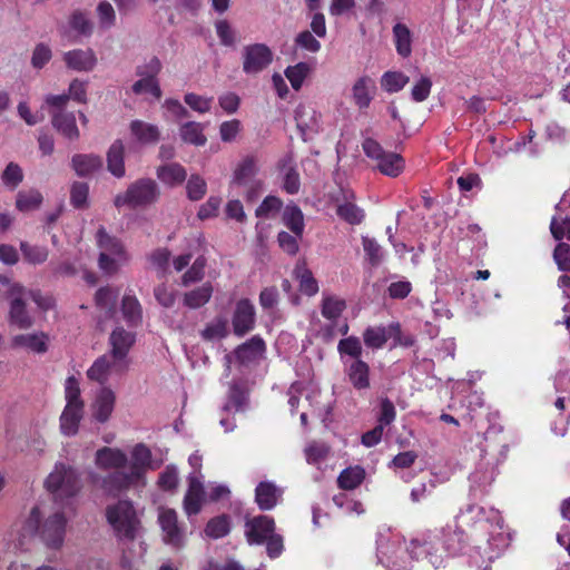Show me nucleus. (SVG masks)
Returning a JSON list of instances; mask_svg holds the SVG:
<instances>
[{"label":"nucleus","mask_w":570,"mask_h":570,"mask_svg":"<svg viewBox=\"0 0 570 570\" xmlns=\"http://www.w3.org/2000/svg\"><path fill=\"white\" fill-rule=\"evenodd\" d=\"M148 468H151V452L145 444L139 443L132 448L128 471L110 472L97 482L106 493L117 495L141 481Z\"/></svg>","instance_id":"f257e3e1"},{"label":"nucleus","mask_w":570,"mask_h":570,"mask_svg":"<svg viewBox=\"0 0 570 570\" xmlns=\"http://www.w3.org/2000/svg\"><path fill=\"white\" fill-rule=\"evenodd\" d=\"M43 511L39 507H35L27 520V528L36 531L48 548L58 549L63 543L66 531V517L60 510L49 514L43 521Z\"/></svg>","instance_id":"f03ea898"},{"label":"nucleus","mask_w":570,"mask_h":570,"mask_svg":"<svg viewBox=\"0 0 570 570\" xmlns=\"http://www.w3.org/2000/svg\"><path fill=\"white\" fill-rule=\"evenodd\" d=\"M160 196L157 183L151 178H140L131 183L124 193L114 198L117 208L124 206L130 208L147 207L155 204Z\"/></svg>","instance_id":"7ed1b4c3"},{"label":"nucleus","mask_w":570,"mask_h":570,"mask_svg":"<svg viewBox=\"0 0 570 570\" xmlns=\"http://www.w3.org/2000/svg\"><path fill=\"white\" fill-rule=\"evenodd\" d=\"M45 485L56 501H63L76 495L80 488V475L75 468L57 463L46 479Z\"/></svg>","instance_id":"20e7f679"},{"label":"nucleus","mask_w":570,"mask_h":570,"mask_svg":"<svg viewBox=\"0 0 570 570\" xmlns=\"http://www.w3.org/2000/svg\"><path fill=\"white\" fill-rule=\"evenodd\" d=\"M106 515L119 539L129 541L136 539L140 530V522L131 502L121 500L114 505H109Z\"/></svg>","instance_id":"39448f33"},{"label":"nucleus","mask_w":570,"mask_h":570,"mask_svg":"<svg viewBox=\"0 0 570 570\" xmlns=\"http://www.w3.org/2000/svg\"><path fill=\"white\" fill-rule=\"evenodd\" d=\"M65 392L67 404L60 416V430L62 434L72 436L78 432L79 423L83 413V402L80 399V387L78 381L73 376L67 379Z\"/></svg>","instance_id":"423d86ee"},{"label":"nucleus","mask_w":570,"mask_h":570,"mask_svg":"<svg viewBox=\"0 0 570 570\" xmlns=\"http://www.w3.org/2000/svg\"><path fill=\"white\" fill-rule=\"evenodd\" d=\"M28 289L23 285H13L6 291L9 301L8 323L19 330H28L33 325V318L27 309Z\"/></svg>","instance_id":"0eeeda50"},{"label":"nucleus","mask_w":570,"mask_h":570,"mask_svg":"<svg viewBox=\"0 0 570 570\" xmlns=\"http://www.w3.org/2000/svg\"><path fill=\"white\" fill-rule=\"evenodd\" d=\"M243 71L256 76L264 71L273 61V51L265 43H252L242 49Z\"/></svg>","instance_id":"6e6552de"},{"label":"nucleus","mask_w":570,"mask_h":570,"mask_svg":"<svg viewBox=\"0 0 570 570\" xmlns=\"http://www.w3.org/2000/svg\"><path fill=\"white\" fill-rule=\"evenodd\" d=\"M135 340V334L124 330L122 327L115 328L110 334V356L114 358V366L120 372H125L128 368L127 355L132 347Z\"/></svg>","instance_id":"1a4fd4ad"},{"label":"nucleus","mask_w":570,"mask_h":570,"mask_svg":"<svg viewBox=\"0 0 570 570\" xmlns=\"http://www.w3.org/2000/svg\"><path fill=\"white\" fill-rule=\"evenodd\" d=\"M158 522L161 529L163 540L175 549L185 544V530L178 524V517L173 509H161L158 514Z\"/></svg>","instance_id":"9d476101"},{"label":"nucleus","mask_w":570,"mask_h":570,"mask_svg":"<svg viewBox=\"0 0 570 570\" xmlns=\"http://www.w3.org/2000/svg\"><path fill=\"white\" fill-rule=\"evenodd\" d=\"M67 68L78 72H89L97 66V56L90 48L72 49L62 55Z\"/></svg>","instance_id":"9b49d317"},{"label":"nucleus","mask_w":570,"mask_h":570,"mask_svg":"<svg viewBox=\"0 0 570 570\" xmlns=\"http://www.w3.org/2000/svg\"><path fill=\"white\" fill-rule=\"evenodd\" d=\"M95 463L100 470L126 471L128 463L127 454L118 448L104 446L97 450Z\"/></svg>","instance_id":"f8f14e48"},{"label":"nucleus","mask_w":570,"mask_h":570,"mask_svg":"<svg viewBox=\"0 0 570 570\" xmlns=\"http://www.w3.org/2000/svg\"><path fill=\"white\" fill-rule=\"evenodd\" d=\"M245 534L249 543H263L274 533V520L267 515H258L246 521Z\"/></svg>","instance_id":"ddd939ff"},{"label":"nucleus","mask_w":570,"mask_h":570,"mask_svg":"<svg viewBox=\"0 0 570 570\" xmlns=\"http://www.w3.org/2000/svg\"><path fill=\"white\" fill-rule=\"evenodd\" d=\"M255 308L246 298L240 299L233 315V328L237 336H243L254 328Z\"/></svg>","instance_id":"4468645a"},{"label":"nucleus","mask_w":570,"mask_h":570,"mask_svg":"<svg viewBox=\"0 0 570 570\" xmlns=\"http://www.w3.org/2000/svg\"><path fill=\"white\" fill-rule=\"evenodd\" d=\"M204 501V485L197 476L190 474L188 476V489L183 502L185 513L188 517L198 514L202 510Z\"/></svg>","instance_id":"2eb2a0df"},{"label":"nucleus","mask_w":570,"mask_h":570,"mask_svg":"<svg viewBox=\"0 0 570 570\" xmlns=\"http://www.w3.org/2000/svg\"><path fill=\"white\" fill-rule=\"evenodd\" d=\"M116 395L109 387H101L91 404L92 417L99 423H106L115 407Z\"/></svg>","instance_id":"dca6fc26"},{"label":"nucleus","mask_w":570,"mask_h":570,"mask_svg":"<svg viewBox=\"0 0 570 570\" xmlns=\"http://www.w3.org/2000/svg\"><path fill=\"white\" fill-rule=\"evenodd\" d=\"M265 348L263 338L253 336L235 350V356L240 364L248 365L258 362L263 357Z\"/></svg>","instance_id":"f3484780"},{"label":"nucleus","mask_w":570,"mask_h":570,"mask_svg":"<svg viewBox=\"0 0 570 570\" xmlns=\"http://www.w3.org/2000/svg\"><path fill=\"white\" fill-rule=\"evenodd\" d=\"M259 165L255 156H246L235 168L232 186L240 187L258 178Z\"/></svg>","instance_id":"a211bd4d"},{"label":"nucleus","mask_w":570,"mask_h":570,"mask_svg":"<svg viewBox=\"0 0 570 570\" xmlns=\"http://www.w3.org/2000/svg\"><path fill=\"white\" fill-rule=\"evenodd\" d=\"M434 547L431 546V543L426 541H420L419 539H412L407 547V551L412 558L416 560L428 559V561L434 568H439L443 564L444 559L442 553H439L438 551H432Z\"/></svg>","instance_id":"6ab92c4d"},{"label":"nucleus","mask_w":570,"mask_h":570,"mask_svg":"<svg viewBox=\"0 0 570 570\" xmlns=\"http://www.w3.org/2000/svg\"><path fill=\"white\" fill-rule=\"evenodd\" d=\"M51 124L53 128L70 140L79 138V130L76 125V117L72 112L51 111Z\"/></svg>","instance_id":"aec40b11"},{"label":"nucleus","mask_w":570,"mask_h":570,"mask_svg":"<svg viewBox=\"0 0 570 570\" xmlns=\"http://www.w3.org/2000/svg\"><path fill=\"white\" fill-rule=\"evenodd\" d=\"M353 191H343V203L337 205L336 214L345 222L352 225H358L364 219V210L356 206Z\"/></svg>","instance_id":"412c9836"},{"label":"nucleus","mask_w":570,"mask_h":570,"mask_svg":"<svg viewBox=\"0 0 570 570\" xmlns=\"http://www.w3.org/2000/svg\"><path fill=\"white\" fill-rule=\"evenodd\" d=\"M295 120L303 135L320 129V115L311 105H299L295 110Z\"/></svg>","instance_id":"4be33fe9"},{"label":"nucleus","mask_w":570,"mask_h":570,"mask_svg":"<svg viewBox=\"0 0 570 570\" xmlns=\"http://www.w3.org/2000/svg\"><path fill=\"white\" fill-rule=\"evenodd\" d=\"M71 167L79 177H88L102 167V159L94 154H76L71 158Z\"/></svg>","instance_id":"5701e85b"},{"label":"nucleus","mask_w":570,"mask_h":570,"mask_svg":"<svg viewBox=\"0 0 570 570\" xmlns=\"http://www.w3.org/2000/svg\"><path fill=\"white\" fill-rule=\"evenodd\" d=\"M282 494V490L274 483L264 481L261 482L255 490V500L261 510L273 509Z\"/></svg>","instance_id":"b1692460"},{"label":"nucleus","mask_w":570,"mask_h":570,"mask_svg":"<svg viewBox=\"0 0 570 570\" xmlns=\"http://www.w3.org/2000/svg\"><path fill=\"white\" fill-rule=\"evenodd\" d=\"M348 381L356 390L370 387V367L362 360H353L346 370Z\"/></svg>","instance_id":"393cba45"},{"label":"nucleus","mask_w":570,"mask_h":570,"mask_svg":"<svg viewBox=\"0 0 570 570\" xmlns=\"http://www.w3.org/2000/svg\"><path fill=\"white\" fill-rule=\"evenodd\" d=\"M156 175L163 184L170 187L180 185L187 177L185 168L178 163H168L159 166Z\"/></svg>","instance_id":"a878e982"},{"label":"nucleus","mask_w":570,"mask_h":570,"mask_svg":"<svg viewBox=\"0 0 570 570\" xmlns=\"http://www.w3.org/2000/svg\"><path fill=\"white\" fill-rule=\"evenodd\" d=\"M97 244L101 253L116 256L119 261H126V252L119 239L110 236L105 227H99L97 230Z\"/></svg>","instance_id":"bb28decb"},{"label":"nucleus","mask_w":570,"mask_h":570,"mask_svg":"<svg viewBox=\"0 0 570 570\" xmlns=\"http://www.w3.org/2000/svg\"><path fill=\"white\" fill-rule=\"evenodd\" d=\"M125 146L121 140H115L107 153V168L117 178L125 176Z\"/></svg>","instance_id":"cd10ccee"},{"label":"nucleus","mask_w":570,"mask_h":570,"mask_svg":"<svg viewBox=\"0 0 570 570\" xmlns=\"http://www.w3.org/2000/svg\"><path fill=\"white\" fill-rule=\"evenodd\" d=\"M114 358L110 355L98 357L87 371L88 379L105 384L108 381L111 371L121 373L114 366Z\"/></svg>","instance_id":"c85d7f7f"},{"label":"nucleus","mask_w":570,"mask_h":570,"mask_svg":"<svg viewBox=\"0 0 570 570\" xmlns=\"http://www.w3.org/2000/svg\"><path fill=\"white\" fill-rule=\"evenodd\" d=\"M132 136L141 144H156L160 138V131L156 125L142 120H132L130 122Z\"/></svg>","instance_id":"c756f323"},{"label":"nucleus","mask_w":570,"mask_h":570,"mask_svg":"<svg viewBox=\"0 0 570 570\" xmlns=\"http://www.w3.org/2000/svg\"><path fill=\"white\" fill-rule=\"evenodd\" d=\"M180 139L185 144L204 146L207 138L204 134V125L196 121H187L179 127Z\"/></svg>","instance_id":"7c9ffc66"},{"label":"nucleus","mask_w":570,"mask_h":570,"mask_svg":"<svg viewBox=\"0 0 570 570\" xmlns=\"http://www.w3.org/2000/svg\"><path fill=\"white\" fill-rule=\"evenodd\" d=\"M375 83L370 77L360 78L353 86V99L358 108H367L372 100Z\"/></svg>","instance_id":"2f4dec72"},{"label":"nucleus","mask_w":570,"mask_h":570,"mask_svg":"<svg viewBox=\"0 0 570 570\" xmlns=\"http://www.w3.org/2000/svg\"><path fill=\"white\" fill-rule=\"evenodd\" d=\"M214 288L209 282L184 294V304L189 308H199L209 302Z\"/></svg>","instance_id":"473e14b6"},{"label":"nucleus","mask_w":570,"mask_h":570,"mask_svg":"<svg viewBox=\"0 0 570 570\" xmlns=\"http://www.w3.org/2000/svg\"><path fill=\"white\" fill-rule=\"evenodd\" d=\"M121 313L130 326H138L142 322V307L135 296L125 295L122 297Z\"/></svg>","instance_id":"72a5a7b5"},{"label":"nucleus","mask_w":570,"mask_h":570,"mask_svg":"<svg viewBox=\"0 0 570 570\" xmlns=\"http://www.w3.org/2000/svg\"><path fill=\"white\" fill-rule=\"evenodd\" d=\"M47 336L43 333L20 334L12 338L14 347H28L37 353H45L47 351Z\"/></svg>","instance_id":"f704fd0d"},{"label":"nucleus","mask_w":570,"mask_h":570,"mask_svg":"<svg viewBox=\"0 0 570 570\" xmlns=\"http://www.w3.org/2000/svg\"><path fill=\"white\" fill-rule=\"evenodd\" d=\"M284 224L298 237H302L304 232V215L298 206L289 204L285 207L283 213Z\"/></svg>","instance_id":"c9c22d12"},{"label":"nucleus","mask_w":570,"mask_h":570,"mask_svg":"<svg viewBox=\"0 0 570 570\" xmlns=\"http://www.w3.org/2000/svg\"><path fill=\"white\" fill-rule=\"evenodd\" d=\"M393 38L397 53L404 58L409 57L412 52L410 29L403 23H396L393 27Z\"/></svg>","instance_id":"e433bc0d"},{"label":"nucleus","mask_w":570,"mask_h":570,"mask_svg":"<svg viewBox=\"0 0 570 570\" xmlns=\"http://www.w3.org/2000/svg\"><path fill=\"white\" fill-rule=\"evenodd\" d=\"M377 168L384 175L396 177L404 168V160L397 154L385 153L383 157L377 160Z\"/></svg>","instance_id":"4c0bfd02"},{"label":"nucleus","mask_w":570,"mask_h":570,"mask_svg":"<svg viewBox=\"0 0 570 570\" xmlns=\"http://www.w3.org/2000/svg\"><path fill=\"white\" fill-rule=\"evenodd\" d=\"M20 250L24 261L32 265L42 264L49 257V249L46 246L31 245L28 242L20 243Z\"/></svg>","instance_id":"58836bf2"},{"label":"nucleus","mask_w":570,"mask_h":570,"mask_svg":"<svg viewBox=\"0 0 570 570\" xmlns=\"http://www.w3.org/2000/svg\"><path fill=\"white\" fill-rule=\"evenodd\" d=\"M42 203V195L36 189L20 190L17 194L16 207L20 212H30L39 208Z\"/></svg>","instance_id":"ea45409f"},{"label":"nucleus","mask_w":570,"mask_h":570,"mask_svg":"<svg viewBox=\"0 0 570 570\" xmlns=\"http://www.w3.org/2000/svg\"><path fill=\"white\" fill-rule=\"evenodd\" d=\"M365 472L360 466L347 468L341 472L337 482L340 488L344 490H353L357 488L364 480Z\"/></svg>","instance_id":"a19ab883"},{"label":"nucleus","mask_w":570,"mask_h":570,"mask_svg":"<svg viewBox=\"0 0 570 570\" xmlns=\"http://www.w3.org/2000/svg\"><path fill=\"white\" fill-rule=\"evenodd\" d=\"M346 308V303L344 299L334 296L326 295L322 301V315L331 321L338 318L342 312Z\"/></svg>","instance_id":"79ce46f5"},{"label":"nucleus","mask_w":570,"mask_h":570,"mask_svg":"<svg viewBox=\"0 0 570 570\" xmlns=\"http://www.w3.org/2000/svg\"><path fill=\"white\" fill-rule=\"evenodd\" d=\"M443 537H444V541H443L444 549L450 554H456L462 551V549L464 547V533L461 529L448 528L446 530H444Z\"/></svg>","instance_id":"37998d69"},{"label":"nucleus","mask_w":570,"mask_h":570,"mask_svg":"<svg viewBox=\"0 0 570 570\" xmlns=\"http://www.w3.org/2000/svg\"><path fill=\"white\" fill-rule=\"evenodd\" d=\"M89 186L87 183L75 181L70 188V204L77 209H86L88 202Z\"/></svg>","instance_id":"c03bdc74"},{"label":"nucleus","mask_w":570,"mask_h":570,"mask_svg":"<svg viewBox=\"0 0 570 570\" xmlns=\"http://www.w3.org/2000/svg\"><path fill=\"white\" fill-rule=\"evenodd\" d=\"M409 82V77L399 71H387L381 80L382 88L387 92H397Z\"/></svg>","instance_id":"a18cd8bd"},{"label":"nucleus","mask_w":570,"mask_h":570,"mask_svg":"<svg viewBox=\"0 0 570 570\" xmlns=\"http://www.w3.org/2000/svg\"><path fill=\"white\" fill-rule=\"evenodd\" d=\"M230 522L227 515H218L208 521L205 532L213 539H219L228 534Z\"/></svg>","instance_id":"49530a36"},{"label":"nucleus","mask_w":570,"mask_h":570,"mask_svg":"<svg viewBox=\"0 0 570 570\" xmlns=\"http://www.w3.org/2000/svg\"><path fill=\"white\" fill-rule=\"evenodd\" d=\"M3 185L11 190L16 189L23 180V171L17 163H9L1 174Z\"/></svg>","instance_id":"de8ad7c7"},{"label":"nucleus","mask_w":570,"mask_h":570,"mask_svg":"<svg viewBox=\"0 0 570 570\" xmlns=\"http://www.w3.org/2000/svg\"><path fill=\"white\" fill-rule=\"evenodd\" d=\"M390 335L385 327H368L364 334V343L372 348H381L389 340Z\"/></svg>","instance_id":"09e8293b"},{"label":"nucleus","mask_w":570,"mask_h":570,"mask_svg":"<svg viewBox=\"0 0 570 570\" xmlns=\"http://www.w3.org/2000/svg\"><path fill=\"white\" fill-rule=\"evenodd\" d=\"M206 258L197 257L189 269L181 276V284L188 286L191 283L200 282L205 275Z\"/></svg>","instance_id":"8fccbe9b"},{"label":"nucleus","mask_w":570,"mask_h":570,"mask_svg":"<svg viewBox=\"0 0 570 570\" xmlns=\"http://www.w3.org/2000/svg\"><path fill=\"white\" fill-rule=\"evenodd\" d=\"M295 273L299 281V289L303 294L313 296L318 292V284L308 269L301 267L297 268Z\"/></svg>","instance_id":"3c124183"},{"label":"nucleus","mask_w":570,"mask_h":570,"mask_svg":"<svg viewBox=\"0 0 570 570\" xmlns=\"http://www.w3.org/2000/svg\"><path fill=\"white\" fill-rule=\"evenodd\" d=\"M362 245L372 266H377L382 263L384 253L376 239L364 236L362 237Z\"/></svg>","instance_id":"603ef678"},{"label":"nucleus","mask_w":570,"mask_h":570,"mask_svg":"<svg viewBox=\"0 0 570 570\" xmlns=\"http://www.w3.org/2000/svg\"><path fill=\"white\" fill-rule=\"evenodd\" d=\"M187 197L191 202L202 199L207 191V184L199 175H191L186 185Z\"/></svg>","instance_id":"864d4df0"},{"label":"nucleus","mask_w":570,"mask_h":570,"mask_svg":"<svg viewBox=\"0 0 570 570\" xmlns=\"http://www.w3.org/2000/svg\"><path fill=\"white\" fill-rule=\"evenodd\" d=\"M131 89L136 95L149 92L156 99H160L161 97V89L159 87L158 80L150 77H140V79L132 85Z\"/></svg>","instance_id":"5fc2aeb1"},{"label":"nucleus","mask_w":570,"mask_h":570,"mask_svg":"<svg viewBox=\"0 0 570 570\" xmlns=\"http://www.w3.org/2000/svg\"><path fill=\"white\" fill-rule=\"evenodd\" d=\"M308 70L309 68L305 62H299L295 66H291L285 70V76L287 77L292 87L295 90H298L302 87Z\"/></svg>","instance_id":"6e6d98bb"},{"label":"nucleus","mask_w":570,"mask_h":570,"mask_svg":"<svg viewBox=\"0 0 570 570\" xmlns=\"http://www.w3.org/2000/svg\"><path fill=\"white\" fill-rule=\"evenodd\" d=\"M52 58V51L47 43H38L31 56V66L36 69L43 68Z\"/></svg>","instance_id":"4d7b16f0"},{"label":"nucleus","mask_w":570,"mask_h":570,"mask_svg":"<svg viewBox=\"0 0 570 570\" xmlns=\"http://www.w3.org/2000/svg\"><path fill=\"white\" fill-rule=\"evenodd\" d=\"M432 88V80L428 76H421L411 90V97L416 102L428 99Z\"/></svg>","instance_id":"13d9d810"},{"label":"nucleus","mask_w":570,"mask_h":570,"mask_svg":"<svg viewBox=\"0 0 570 570\" xmlns=\"http://www.w3.org/2000/svg\"><path fill=\"white\" fill-rule=\"evenodd\" d=\"M97 16L101 28L109 29L115 26L116 13L112 6L108 1H102L98 4Z\"/></svg>","instance_id":"bf43d9fd"},{"label":"nucleus","mask_w":570,"mask_h":570,"mask_svg":"<svg viewBox=\"0 0 570 570\" xmlns=\"http://www.w3.org/2000/svg\"><path fill=\"white\" fill-rule=\"evenodd\" d=\"M179 478H178V471L175 465H168L164 470V472L160 473L158 479V485L166 491L175 490L178 485Z\"/></svg>","instance_id":"052dcab7"},{"label":"nucleus","mask_w":570,"mask_h":570,"mask_svg":"<svg viewBox=\"0 0 570 570\" xmlns=\"http://www.w3.org/2000/svg\"><path fill=\"white\" fill-rule=\"evenodd\" d=\"M215 28L222 45L232 47L236 43V32L227 20H218L215 23Z\"/></svg>","instance_id":"680f3d73"},{"label":"nucleus","mask_w":570,"mask_h":570,"mask_svg":"<svg viewBox=\"0 0 570 570\" xmlns=\"http://www.w3.org/2000/svg\"><path fill=\"white\" fill-rule=\"evenodd\" d=\"M245 403V392L238 385H233L229 389L228 402L224 405L223 410L230 411L232 409H235L236 411H240L243 410Z\"/></svg>","instance_id":"e2e57ef3"},{"label":"nucleus","mask_w":570,"mask_h":570,"mask_svg":"<svg viewBox=\"0 0 570 570\" xmlns=\"http://www.w3.org/2000/svg\"><path fill=\"white\" fill-rule=\"evenodd\" d=\"M118 293L114 292L110 287H101L96 292V305L101 309L111 311Z\"/></svg>","instance_id":"0e129e2a"},{"label":"nucleus","mask_w":570,"mask_h":570,"mask_svg":"<svg viewBox=\"0 0 570 570\" xmlns=\"http://www.w3.org/2000/svg\"><path fill=\"white\" fill-rule=\"evenodd\" d=\"M338 351L342 354L352 356L354 360H361L360 356L362 354V345L357 337L350 336L340 341Z\"/></svg>","instance_id":"69168bd1"},{"label":"nucleus","mask_w":570,"mask_h":570,"mask_svg":"<svg viewBox=\"0 0 570 570\" xmlns=\"http://www.w3.org/2000/svg\"><path fill=\"white\" fill-rule=\"evenodd\" d=\"M242 129V124L238 119L224 121L219 126V136L224 142L235 140Z\"/></svg>","instance_id":"338daca9"},{"label":"nucleus","mask_w":570,"mask_h":570,"mask_svg":"<svg viewBox=\"0 0 570 570\" xmlns=\"http://www.w3.org/2000/svg\"><path fill=\"white\" fill-rule=\"evenodd\" d=\"M553 258L558 268L562 272H570V245L560 243L553 252Z\"/></svg>","instance_id":"774afa93"}]
</instances>
